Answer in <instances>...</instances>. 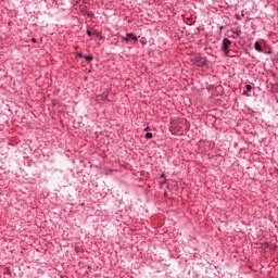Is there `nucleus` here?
I'll use <instances>...</instances> for the list:
<instances>
[{"label": "nucleus", "instance_id": "nucleus-1", "mask_svg": "<svg viewBox=\"0 0 278 278\" xmlns=\"http://www.w3.org/2000/svg\"><path fill=\"white\" fill-rule=\"evenodd\" d=\"M192 62L193 64H197L199 68H205V66H207V59L202 58L201 55L194 56Z\"/></svg>", "mask_w": 278, "mask_h": 278}, {"label": "nucleus", "instance_id": "nucleus-2", "mask_svg": "<svg viewBox=\"0 0 278 278\" xmlns=\"http://www.w3.org/2000/svg\"><path fill=\"white\" fill-rule=\"evenodd\" d=\"M229 45H231V40H229V38H224L222 43V51L224 53H229Z\"/></svg>", "mask_w": 278, "mask_h": 278}, {"label": "nucleus", "instance_id": "nucleus-3", "mask_svg": "<svg viewBox=\"0 0 278 278\" xmlns=\"http://www.w3.org/2000/svg\"><path fill=\"white\" fill-rule=\"evenodd\" d=\"M129 38H132V40H138V37L134 35V33H127L125 37L122 36L123 42H129Z\"/></svg>", "mask_w": 278, "mask_h": 278}, {"label": "nucleus", "instance_id": "nucleus-4", "mask_svg": "<svg viewBox=\"0 0 278 278\" xmlns=\"http://www.w3.org/2000/svg\"><path fill=\"white\" fill-rule=\"evenodd\" d=\"M254 49L255 51H257V53H264V49L262 48V45L260 43V41H255Z\"/></svg>", "mask_w": 278, "mask_h": 278}, {"label": "nucleus", "instance_id": "nucleus-5", "mask_svg": "<svg viewBox=\"0 0 278 278\" xmlns=\"http://www.w3.org/2000/svg\"><path fill=\"white\" fill-rule=\"evenodd\" d=\"M84 60H86V62H92V60H94V56L92 54L90 55H85Z\"/></svg>", "mask_w": 278, "mask_h": 278}, {"label": "nucleus", "instance_id": "nucleus-6", "mask_svg": "<svg viewBox=\"0 0 278 278\" xmlns=\"http://www.w3.org/2000/svg\"><path fill=\"white\" fill-rule=\"evenodd\" d=\"M146 138H147L148 140H151V138H153V132H147V134H146Z\"/></svg>", "mask_w": 278, "mask_h": 278}, {"label": "nucleus", "instance_id": "nucleus-7", "mask_svg": "<svg viewBox=\"0 0 278 278\" xmlns=\"http://www.w3.org/2000/svg\"><path fill=\"white\" fill-rule=\"evenodd\" d=\"M4 275H12V270L9 267H7L4 269Z\"/></svg>", "mask_w": 278, "mask_h": 278}, {"label": "nucleus", "instance_id": "nucleus-8", "mask_svg": "<svg viewBox=\"0 0 278 278\" xmlns=\"http://www.w3.org/2000/svg\"><path fill=\"white\" fill-rule=\"evenodd\" d=\"M245 90L247 92H251V90H253V87L251 85H247Z\"/></svg>", "mask_w": 278, "mask_h": 278}, {"label": "nucleus", "instance_id": "nucleus-9", "mask_svg": "<svg viewBox=\"0 0 278 278\" xmlns=\"http://www.w3.org/2000/svg\"><path fill=\"white\" fill-rule=\"evenodd\" d=\"M241 18H242V15L236 14V20H237V21H240Z\"/></svg>", "mask_w": 278, "mask_h": 278}, {"label": "nucleus", "instance_id": "nucleus-10", "mask_svg": "<svg viewBox=\"0 0 278 278\" xmlns=\"http://www.w3.org/2000/svg\"><path fill=\"white\" fill-rule=\"evenodd\" d=\"M86 34L87 36H92V31H90V29H87Z\"/></svg>", "mask_w": 278, "mask_h": 278}, {"label": "nucleus", "instance_id": "nucleus-11", "mask_svg": "<svg viewBox=\"0 0 278 278\" xmlns=\"http://www.w3.org/2000/svg\"><path fill=\"white\" fill-rule=\"evenodd\" d=\"M77 55H78V58H83V59L85 58V55L81 52H78Z\"/></svg>", "mask_w": 278, "mask_h": 278}, {"label": "nucleus", "instance_id": "nucleus-12", "mask_svg": "<svg viewBox=\"0 0 278 278\" xmlns=\"http://www.w3.org/2000/svg\"><path fill=\"white\" fill-rule=\"evenodd\" d=\"M244 97H249V92L247 90L243 91Z\"/></svg>", "mask_w": 278, "mask_h": 278}, {"label": "nucleus", "instance_id": "nucleus-13", "mask_svg": "<svg viewBox=\"0 0 278 278\" xmlns=\"http://www.w3.org/2000/svg\"><path fill=\"white\" fill-rule=\"evenodd\" d=\"M144 131H151V127H149V126L146 127V128H144Z\"/></svg>", "mask_w": 278, "mask_h": 278}, {"label": "nucleus", "instance_id": "nucleus-14", "mask_svg": "<svg viewBox=\"0 0 278 278\" xmlns=\"http://www.w3.org/2000/svg\"><path fill=\"white\" fill-rule=\"evenodd\" d=\"M31 42L36 43L38 40L36 38H31Z\"/></svg>", "mask_w": 278, "mask_h": 278}, {"label": "nucleus", "instance_id": "nucleus-15", "mask_svg": "<svg viewBox=\"0 0 278 278\" xmlns=\"http://www.w3.org/2000/svg\"><path fill=\"white\" fill-rule=\"evenodd\" d=\"M161 177H162V178L166 177V174H161Z\"/></svg>", "mask_w": 278, "mask_h": 278}, {"label": "nucleus", "instance_id": "nucleus-16", "mask_svg": "<svg viewBox=\"0 0 278 278\" xmlns=\"http://www.w3.org/2000/svg\"><path fill=\"white\" fill-rule=\"evenodd\" d=\"M241 16H244V11L241 12Z\"/></svg>", "mask_w": 278, "mask_h": 278}]
</instances>
